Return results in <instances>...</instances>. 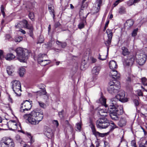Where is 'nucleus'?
Instances as JSON below:
<instances>
[{"label":"nucleus","mask_w":147,"mask_h":147,"mask_svg":"<svg viewBox=\"0 0 147 147\" xmlns=\"http://www.w3.org/2000/svg\"><path fill=\"white\" fill-rule=\"evenodd\" d=\"M101 67L100 66H96L93 67L92 70V73L93 76L98 75L100 72Z\"/></svg>","instance_id":"f3484780"},{"label":"nucleus","mask_w":147,"mask_h":147,"mask_svg":"<svg viewBox=\"0 0 147 147\" xmlns=\"http://www.w3.org/2000/svg\"><path fill=\"white\" fill-rule=\"evenodd\" d=\"M111 38H108L107 40L105 42V44L106 46L107 47V51H108L109 50V47L111 45Z\"/></svg>","instance_id":"a878e982"},{"label":"nucleus","mask_w":147,"mask_h":147,"mask_svg":"<svg viewBox=\"0 0 147 147\" xmlns=\"http://www.w3.org/2000/svg\"><path fill=\"white\" fill-rule=\"evenodd\" d=\"M98 58L100 60H104L106 59V55H100L99 54Z\"/></svg>","instance_id":"4c0bfd02"},{"label":"nucleus","mask_w":147,"mask_h":147,"mask_svg":"<svg viewBox=\"0 0 147 147\" xmlns=\"http://www.w3.org/2000/svg\"><path fill=\"white\" fill-rule=\"evenodd\" d=\"M116 100L115 98L112 99L108 107L110 116L112 119L115 120H117L118 115H121L123 112L122 107L118 105Z\"/></svg>","instance_id":"f257e3e1"},{"label":"nucleus","mask_w":147,"mask_h":147,"mask_svg":"<svg viewBox=\"0 0 147 147\" xmlns=\"http://www.w3.org/2000/svg\"><path fill=\"white\" fill-rule=\"evenodd\" d=\"M22 37L20 36L16 38L15 39V41L16 42H20L22 41Z\"/></svg>","instance_id":"a19ab883"},{"label":"nucleus","mask_w":147,"mask_h":147,"mask_svg":"<svg viewBox=\"0 0 147 147\" xmlns=\"http://www.w3.org/2000/svg\"><path fill=\"white\" fill-rule=\"evenodd\" d=\"M7 71L9 75H11L14 71V68L12 66H8L7 68Z\"/></svg>","instance_id":"4be33fe9"},{"label":"nucleus","mask_w":147,"mask_h":147,"mask_svg":"<svg viewBox=\"0 0 147 147\" xmlns=\"http://www.w3.org/2000/svg\"><path fill=\"white\" fill-rule=\"evenodd\" d=\"M15 57V56L12 53H8L5 56V58L6 60L9 61L12 60Z\"/></svg>","instance_id":"5701e85b"},{"label":"nucleus","mask_w":147,"mask_h":147,"mask_svg":"<svg viewBox=\"0 0 147 147\" xmlns=\"http://www.w3.org/2000/svg\"><path fill=\"white\" fill-rule=\"evenodd\" d=\"M118 13L120 14H122L126 13V9L123 7H121L119 9Z\"/></svg>","instance_id":"7c9ffc66"},{"label":"nucleus","mask_w":147,"mask_h":147,"mask_svg":"<svg viewBox=\"0 0 147 147\" xmlns=\"http://www.w3.org/2000/svg\"><path fill=\"white\" fill-rule=\"evenodd\" d=\"M1 12L3 15V18H5V13L4 11V8L3 5H1Z\"/></svg>","instance_id":"58836bf2"},{"label":"nucleus","mask_w":147,"mask_h":147,"mask_svg":"<svg viewBox=\"0 0 147 147\" xmlns=\"http://www.w3.org/2000/svg\"><path fill=\"white\" fill-rule=\"evenodd\" d=\"M109 20H107L105 24V26H107V27L108 26V25L109 23Z\"/></svg>","instance_id":"774afa93"},{"label":"nucleus","mask_w":147,"mask_h":147,"mask_svg":"<svg viewBox=\"0 0 147 147\" xmlns=\"http://www.w3.org/2000/svg\"><path fill=\"white\" fill-rule=\"evenodd\" d=\"M32 102L28 100H26L23 101L21 104L20 111L22 112L26 113V111L30 110L31 108Z\"/></svg>","instance_id":"6e6552de"},{"label":"nucleus","mask_w":147,"mask_h":147,"mask_svg":"<svg viewBox=\"0 0 147 147\" xmlns=\"http://www.w3.org/2000/svg\"><path fill=\"white\" fill-rule=\"evenodd\" d=\"M138 147H147V141H146L144 144H140Z\"/></svg>","instance_id":"ea45409f"},{"label":"nucleus","mask_w":147,"mask_h":147,"mask_svg":"<svg viewBox=\"0 0 147 147\" xmlns=\"http://www.w3.org/2000/svg\"><path fill=\"white\" fill-rule=\"evenodd\" d=\"M112 124L113 125L112 126V127L113 128V129H114L115 128H117L116 126L114 123H112Z\"/></svg>","instance_id":"e2e57ef3"},{"label":"nucleus","mask_w":147,"mask_h":147,"mask_svg":"<svg viewBox=\"0 0 147 147\" xmlns=\"http://www.w3.org/2000/svg\"><path fill=\"white\" fill-rule=\"evenodd\" d=\"M1 147H15V144L12 139L7 137L3 138L0 141Z\"/></svg>","instance_id":"39448f33"},{"label":"nucleus","mask_w":147,"mask_h":147,"mask_svg":"<svg viewBox=\"0 0 147 147\" xmlns=\"http://www.w3.org/2000/svg\"><path fill=\"white\" fill-rule=\"evenodd\" d=\"M60 24L59 22H56L55 25V27L56 28L59 27Z\"/></svg>","instance_id":"bf43d9fd"},{"label":"nucleus","mask_w":147,"mask_h":147,"mask_svg":"<svg viewBox=\"0 0 147 147\" xmlns=\"http://www.w3.org/2000/svg\"><path fill=\"white\" fill-rule=\"evenodd\" d=\"M138 30V28H136L134 30L131 34L132 36L134 37L137 34Z\"/></svg>","instance_id":"e433bc0d"},{"label":"nucleus","mask_w":147,"mask_h":147,"mask_svg":"<svg viewBox=\"0 0 147 147\" xmlns=\"http://www.w3.org/2000/svg\"><path fill=\"white\" fill-rule=\"evenodd\" d=\"M49 9L50 14H51L53 18L55 17V15L54 13V7L53 6H49Z\"/></svg>","instance_id":"cd10ccee"},{"label":"nucleus","mask_w":147,"mask_h":147,"mask_svg":"<svg viewBox=\"0 0 147 147\" xmlns=\"http://www.w3.org/2000/svg\"><path fill=\"white\" fill-rule=\"evenodd\" d=\"M107 112L108 110L107 111L104 109H100L99 108L98 109V115L100 116L106 117L107 116Z\"/></svg>","instance_id":"dca6fc26"},{"label":"nucleus","mask_w":147,"mask_h":147,"mask_svg":"<svg viewBox=\"0 0 147 147\" xmlns=\"http://www.w3.org/2000/svg\"><path fill=\"white\" fill-rule=\"evenodd\" d=\"M84 23L82 22L80 23L78 25V28L79 29H81L84 28Z\"/></svg>","instance_id":"09e8293b"},{"label":"nucleus","mask_w":147,"mask_h":147,"mask_svg":"<svg viewBox=\"0 0 147 147\" xmlns=\"http://www.w3.org/2000/svg\"><path fill=\"white\" fill-rule=\"evenodd\" d=\"M109 125V122L105 117L100 118L96 121V125L97 128L103 129L107 128Z\"/></svg>","instance_id":"423d86ee"},{"label":"nucleus","mask_w":147,"mask_h":147,"mask_svg":"<svg viewBox=\"0 0 147 147\" xmlns=\"http://www.w3.org/2000/svg\"><path fill=\"white\" fill-rule=\"evenodd\" d=\"M62 111H61V112H59V117H63V115H62Z\"/></svg>","instance_id":"69168bd1"},{"label":"nucleus","mask_w":147,"mask_h":147,"mask_svg":"<svg viewBox=\"0 0 147 147\" xmlns=\"http://www.w3.org/2000/svg\"><path fill=\"white\" fill-rule=\"evenodd\" d=\"M20 23L23 24V26L24 28L29 30V35L33 39H34L33 28L32 26L31 25H29L27 21L26 20H23Z\"/></svg>","instance_id":"f8f14e48"},{"label":"nucleus","mask_w":147,"mask_h":147,"mask_svg":"<svg viewBox=\"0 0 147 147\" xmlns=\"http://www.w3.org/2000/svg\"><path fill=\"white\" fill-rule=\"evenodd\" d=\"M146 57V55L145 53L137 55L136 56V60L140 65H142L145 63Z\"/></svg>","instance_id":"9d476101"},{"label":"nucleus","mask_w":147,"mask_h":147,"mask_svg":"<svg viewBox=\"0 0 147 147\" xmlns=\"http://www.w3.org/2000/svg\"><path fill=\"white\" fill-rule=\"evenodd\" d=\"M134 61V57H131L130 59H127L124 61L123 62V64L125 65H129L130 64H133Z\"/></svg>","instance_id":"6ab92c4d"},{"label":"nucleus","mask_w":147,"mask_h":147,"mask_svg":"<svg viewBox=\"0 0 147 147\" xmlns=\"http://www.w3.org/2000/svg\"><path fill=\"white\" fill-rule=\"evenodd\" d=\"M109 66L111 70L116 69L117 67L116 62L114 60L111 61L109 63Z\"/></svg>","instance_id":"aec40b11"},{"label":"nucleus","mask_w":147,"mask_h":147,"mask_svg":"<svg viewBox=\"0 0 147 147\" xmlns=\"http://www.w3.org/2000/svg\"><path fill=\"white\" fill-rule=\"evenodd\" d=\"M53 123L54 125L57 127L59 125V123L58 121L57 120H54L53 121Z\"/></svg>","instance_id":"8fccbe9b"},{"label":"nucleus","mask_w":147,"mask_h":147,"mask_svg":"<svg viewBox=\"0 0 147 147\" xmlns=\"http://www.w3.org/2000/svg\"><path fill=\"white\" fill-rule=\"evenodd\" d=\"M102 3V0H97L96 2V5L97 6L93 7L92 9V13L93 14L98 13L100 8V6Z\"/></svg>","instance_id":"ddd939ff"},{"label":"nucleus","mask_w":147,"mask_h":147,"mask_svg":"<svg viewBox=\"0 0 147 147\" xmlns=\"http://www.w3.org/2000/svg\"><path fill=\"white\" fill-rule=\"evenodd\" d=\"M106 32L108 38L112 39L113 36L112 30L108 29L107 30Z\"/></svg>","instance_id":"393cba45"},{"label":"nucleus","mask_w":147,"mask_h":147,"mask_svg":"<svg viewBox=\"0 0 147 147\" xmlns=\"http://www.w3.org/2000/svg\"><path fill=\"white\" fill-rule=\"evenodd\" d=\"M66 42L61 43V46L62 48H64L66 46Z\"/></svg>","instance_id":"6e6d98bb"},{"label":"nucleus","mask_w":147,"mask_h":147,"mask_svg":"<svg viewBox=\"0 0 147 147\" xmlns=\"http://www.w3.org/2000/svg\"><path fill=\"white\" fill-rule=\"evenodd\" d=\"M125 92L123 90H120L118 92V94L115 96L116 98H112L110 102H111L112 99L115 98L117 100L116 102L117 104L118 100L123 102H126L127 101L128 98L125 97Z\"/></svg>","instance_id":"1a4fd4ad"},{"label":"nucleus","mask_w":147,"mask_h":147,"mask_svg":"<svg viewBox=\"0 0 147 147\" xmlns=\"http://www.w3.org/2000/svg\"><path fill=\"white\" fill-rule=\"evenodd\" d=\"M76 129L80 131L81 129V125L80 123H78L76 124Z\"/></svg>","instance_id":"a18cd8bd"},{"label":"nucleus","mask_w":147,"mask_h":147,"mask_svg":"<svg viewBox=\"0 0 147 147\" xmlns=\"http://www.w3.org/2000/svg\"><path fill=\"white\" fill-rule=\"evenodd\" d=\"M45 56V54H40L38 55V62H39V60H43V59H42Z\"/></svg>","instance_id":"c9c22d12"},{"label":"nucleus","mask_w":147,"mask_h":147,"mask_svg":"<svg viewBox=\"0 0 147 147\" xmlns=\"http://www.w3.org/2000/svg\"><path fill=\"white\" fill-rule=\"evenodd\" d=\"M136 92L138 96H143V93L141 91V90H138L136 91Z\"/></svg>","instance_id":"79ce46f5"},{"label":"nucleus","mask_w":147,"mask_h":147,"mask_svg":"<svg viewBox=\"0 0 147 147\" xmlns=\"http://www.w3.org/2000/svg\"><path fill=\"white\" fill-rule=\"evenodd\" d=\"M38 93L40 96H43L44 98L46 99L49 98V96L46 95L47 92L45 91H39Z\"/></svg>","instance_id":"bb28decb"},{"label":"nucleus","mask_w":147,"mask_h":147,"mask_svg":"<svg viewBox=\"0 0 147 147\" xmlns=\"http://www.w3.org/2000/svg\"><path fill=\"white\" fill-rule=\"evenodd\" d=\"M34 14L32 12H30L28 15V16L30 18H34Z\"/></svg>","instance_id":"de8ad7c7"},{"label":"nucleus","mask_w":147,"mask_h":147,"mask_svg":"<svg viewBox=\"0 0 147 147\" xmlns=\"http://www.w3.org/2000/svg\"><path fill=\"white\" fill-rule=\"evenodd\" d=\"M45 134L49 138L52 137L53 132L52 129L48 127H45Z\"/></svg>","instance_id":"4468645a"},{"label":"nucleus","mask_w":147,"mask_h":147,"mask_svg":"<svg viewBox=\"0 0 147 147\" xmlns=\"http://www.w3.org/2000/svg\"><path fill=\"white\" fill-rule=\"evenodd\" d=\"M12 83V88L13 91L16 95V96H21V84L19 81L17 80L13 81Z\"/></svg>","instance_id":"0eeeda50"},{"label":"nucleus","mask_w":147,"mask_h":147,"mask_svg":"<svg viewBox=\"0 0 147 147\" xmlns=\"http://www.w3.org/2000/svg\"><path fill=\"white\" fill-rule=\"evenodd\" d=\"M140 1V0H134L133 1L131 2L132 3L131 5L133 4H134L136 3L139 2Z\"/></svg>","instance_id":"4d7b16f0"},{"label":"nucleus","mask_w":147,"mask_h":147,"mask_svg":"<svg viewBox=\"0 0 147 147\" xmlns=\"http://www.w3.org/2000/svg\"><path fill=\"white\" fill-rule=\"evenodd\" d=\"M8 100L9 102H10L11 103H13V100L12 98L10 97V96L9 95V98L8 99Z\"/></svg>","instance_id":"13d9d810"},{"label":"nucleus","mask_w":147,"mask_h":147,"mask_svg":"<svg viewBox=\"0 0 147 147\" xmlns=\"http://www.w3.org/2000/svg\"><path fill=\"white\" fill-rule=\"evenodd\" d=\"M110 76L113 78L118 79L120 77V74L115 69L111 70L110 72Z\"/></svg>","instance_id":"2eb2a0df"},{"label":"nucleus","mask_w":147,"mask_h":147,"mask_svg":"<svg viewBox=\"0 0 147 147\" xmlns=\"http://www.w3.org/2000/svg\"><path fill=\"white\" fill-rule=\"evenodd\" d=\"M20 76L22 77L25 73V69L23 67H21L19 69L18 72Z\"/></svg>","instance_id":"c85d7f7f"},{"label":"nucleus","mask_w":147,"mask_h":147,"mask_svg":"<svg viewBox=\"0 0 147 147\" xmlns=\"http://www.w3.org/2000/svg\"><path fill=\"white\" fill-rule=\"evenodd\" d=\"M96 59L93 57H92L91 58L92 62L93 63L95 62L96 61Z\"/></svg>","instance_id":"052dcab7"},{"label":"nucleus","mask_w":147,"mask_h":147,"mask_svg":"<svg viewBox=\"0 0 147 147\" xmlns=\"http://www.w3.org/2000/svg\"><path fill=\"white\" fill-rule=\"evenodd\" d=\"M133 102L135 105V106H137L139 105L138 102V100H134L133 101Z\"/></svg>","instance_id":"864d4df0"},{"label":"nucleus","mask_w":147,"mask_h":147,"mask_svg":"<svg viewBox=\"0 0 147 147\" xmlns=\"http://www.w3.org/2000/svg\"><path fill=\"white\" fill-rule=\"evenodd\" d=\"M120 87V84L119 82L117 81L115 83L110 82L109 83L107 91L110 93L113 94L118 92V88Z\"/></svg>","instance_id":"20e7f679"},{"label":"nucleus","mask_w":147,"mask_h":147,"mask_svg":"<svg viewBox=\"0 0 147 147\" xmlns=\"http://www.w3.org/2000/svg\"><path fill=\"white\" fill-rule=\"evenodd\" d=\"M65 123L67 125H68L69 126H70V127H71V125L69 123V122L68 121H67V120L66 121Z\"/></svg>","instance_id":"338daca9"},{"label":"nucleus","mask_w":147,"mask_h":147,"mask_svg":"<svg viewBox=\"0 0 147 147\" xmlns=\"http://www.w3.org/2000/svg\"><path fill=\"white\" fill-rule=\"evenodd\" d=\"M122 54L124 56L128 55L130 54V52L128 51V49L125 47H123L122 48Z\"/></svg>","instance_id":"412c9836"},{"label":"nucleus","mask_w":147,"mask_h":147,"mask_svg":"<svg viewBox=\"0 0 147 147\" xmlns=\"http://www.w3.org/2000/svg\"><path fill=\"white\" fill-rule=\"evenodd\" d=\"M38 63L40 65L42 66H45L47 64H49L50 63V61L47 60H39Z\"/></svg>","instance_id":"b1692460"},{"label":"nucleus","mask_w":147,"mask_h":147,"mask_svg":"<svg viewBox=\"0 0 147 147\" xmlns=\"http://www.w3.org/2000/svg\"><path fill=\"white\" fill-rule=\"evenodd\" d=\"M21 22H20V23L19 24H17V25H16V27L17 28H20L21 27L20 26V24H22L21 23H20Z\"/></svg>","instance_id":"0e129e2a"},{"label":"nucleus","mask_w":147,"mask_h":147,"mask_svg":"<svg viewBox=\"0 0 147 147\" xmlns=\"http://www.w3.org/2000/svg\"><path fill=\"white\" fill-rule=\"evenodd\" d=\"M4 57V56L3 55V52L2 51H0V58L2 59Z\"/></svg>","instance_id":"603ef678"},{"label":"nucleus","mask_w":147,"mask_h":147,"mask_svg":"<svg viewBox=\"0 0 147 147\" xmlns=\"http://www.w3.org/2000/svg\"><path fill=\"white\" fill-rule=\"evenodd\" d=\"M5 39L7 40H9L11 38V36L9 34H7L5 36Z\"/></svg>","instance_id":"3c124183"},{"label":"nucleus","mask_w":147,"mask_h":147,"mask_svg":"<svg viewBox=\"0 0 147 147\" xmlns=\"http://www.w3.org/2000/svg\"><path fill=\"white\" fill-rule=\"evenodd\" d=\"M15 51L18 60L21 62H26L28 59V51L22 48L19 47L15 50Z\"/></svg>","instance_id":"7ed1b4c3"},{"label":"nucleus","mask_w":147,"mask_h":147,"mask_svg":"<svg viewBox=\"0 0 147 147\" xmlns=\"http://www.w3.org/2000/svg\"><path fill=\"white\" fill-rule=\"evenodd\" d=\"M100 102L101 104L103 105H104L105 107H108L109 105H107L106 104V99L105 98H103L101 97L100 99Z\"/></svg>","instance_id":"c756f323"},{"label":"nucleus","mask_w":147,"mask_h":147,"mask_svg":"<svg viewBox=\"0 0 147 147\" xmlns=\"http://www.w3.org/2000/svg\"><path fill=\"white\" fill-rule=\"evenodd\" d=\"M19 31L21 32L23 34H26V32L24 30H23L22 29H20L19 30Z\"/></svg>","instance_id":"680f3d73"},{"label":"nucleus","mask_w":147,"mask_h":147,"mask_svg":"<svg viewBox=\"0 0 147 147\" xmlns=\"http://www.w3.org/2000/svg\"><path fill=\"white\" fill-rule=\"evenodd\" d=\"M44 41V39L42 36H41L40 37L38 41V43H41Z\"/></svg>","instance_id":"c03bdc74"},{"label":"nucleus","mask_w":147,"mask_h":147,"mask_svg":"<svg viewBox=\"0 0 147 147\" xmlns=\"http://www.w3.org/2000/svg\"><path fill=\"white\" fill-rule=\"evenodd\" d=\"M106 133H100L96 131L94 135L96 137L98 136L103 137H104L106 135Z\"/></svg>","instance_id":"473e14b6"},{"label":"nucleus","mask_w":147,"mask_h":147,"mask_svg":"<svg viewBox=\"0 0 147 147\" xmlns=\"http://www.w3.org/2000/svg\"><path fill=\"white\" fill-rule=\"evenodd\" d=\"M127 123L125 118L122 117L121 118L119 121L118 122V125L120 127H122L125 126Z\"/></svg>","instance_id":"a211bd4d"},{"label":"nucleus","mask_w":147,"mask_h":147,"mask_svg":"<svg viewBox=\"0 0 147 147\" xmlns=\"http://www.w3.org/2000/svg\"><path fill=\"white\" fill-rule=\"evenodd\" d=\"M131 145L132 146H136V142L135 141L133 140L131 142Z\"/></svg>","instance_id":"5fc2aeb1"},{"label":"nucleus","mask_w":147,"mask_h":147,"mask_svg":"<svg viewBox=\"0 0 147 147\" xmlns=\"http://www.w3.org/2000/svg\"><path fill=\"white\" fill-rule=\"evenodd\" d=\"M27 116L29 122L34 125L38 124L43 118L42 111L38 109H35Z\"/></svg>","instance_id":"f03ea898"},{"label":"nucleus","mask_w":147,"mask_h":147,"mask_svg":"<svg viewBox=\"0 0 147 147\" xmlns=\"http://www.w3.org/2000/svg\"><path fill=\"white\" fill-rule=\"evenodd\" d=\"M121 0H117L113 4L114 7H115L117 5L119 4V3L120 2H121Z\"/></svg>","instance_id":"49530a36"},{"label":"nucleus","mask_w":147,"mask_h":147,"mask_svg":"<svg viewBox=\"0 0 147 147\" xmlns=\"http://www.w3.org/2000/svg\"><path fill=\"white\" fill-rule=\"evenodd\" d=\"M126 23L127 24V26L130 27L133 25L134 24V22L132 19H129L126 21Z\"/></svg>","instance_id":"2f4dec72"},{"label":"nucleus","mask_w":147,"mask_h":147,"mask_svg":"<svg viewBox=\"0 0 147 147\" xmlns=\"http://www.w3.org/2000/svg\"><path fill=\"white\" fill-rule=\"evenodd\" d=\"M38 102L40 107L44 108L45 107V105L43 102L41 101H38Z\"/></svg>","instance_id":"37998d69"},{"label":"nucleus","mask_w":147,"mask_h":147,"mask_svg":"<svg viewBox=\"0 0 147 147\" xmlns=\"http://www.w3.org/2000/svg\"><path fill=\"white\" fill-rule=\"evenodd\" d=\"M90 127L91 128L92 132L93 134L96 131V129L94 125L91 122L90 125Z\"/></svg>","instance_id":"f704fd0d"},{"label":"nucleus","mask_w":147,"mask_h":147,"mask_svg":"<svg viewBox=\"0 0 147 147\" xmlns=\"http://www.w3.org/2000/svg\"><path fill=\"white\" fill-rule=\"evenodd\" d=\"M7 126L10 130H16L19 127H20V125L17 121L11 120L7 122Z\"/></svg>","instance_id":"9b49d317"},{"label":"nucleus","mask_w":147,"mask_h":147,"mask_svg":"<svg viewBox=\"0 0 147 147\" xmlns=\"http://www.w3.org/2000/svg\"><path fill=\"white\" fill-rule=\"evenodd\" d=\"M142 84L144 86L147 85V79L145 77H143L141 79Z\"/></svg>","instance_id":"72a5a7b5"}]
</instances>
